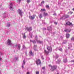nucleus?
<instances>
[{
	"mask_svg": "<svg viewBox=\"0 0 74 74\" xmlns=\"http://www.w3.org/2000/svg\"><path fill=\"white\" fill-rule=\"evenodd\" d=\"M7 44L8 45H12L13 48H16V49H17V50H20L21 48V45H20V44H18V45L16 44L15 46V45L11 43V40L9 39L8 40Z\"/></svg>",
	"mask_w": 74,
	"mask_h": 74,
	"instance_id": "nucleus-1",
	"label": "nucleus"
},
{
	"mask_svg": "<svg viewBox=\"0 0 74 74\" xmlns=\"http://www.w3.org/2000/svg\"><path fill=\"white\" fill-rule=\"evenodd\" d=\"M47 49H48L49 51H46V50H45L44 51V53L46 55H48V54L49 53V52H52V47H47Z\"/></svg>",
	"mask_w": 74,
	"mask_h": 74,
	"instance_id": "nucleus-2",
	"label": "nucleus"
},
{
	"mask_svg": "<svg viewBox=\"0 0 74 74\" xmlns=\"http://www.w3.org/2000/svg\"><path fill=\"white\" fill-rule=\"evenodd\" d=\"M49 67H51V71H54L56 69L57 66H52L51 65H49Z\"/></svg>",
	"mask_w": 74,
	"mask_h": 74,
	"instance_id": "nucleus-3",
	"label": "nucleus"
},
{
	"mask_svg": "<svg viewBox=\"0 0 74 74\" xmlns=\"http://www.w3.org/2000/svg\"><path fill=\"white\" fill-rule=\"evenodd\" d=\"M3 18H6V17H8V16H10V14L5 12L3 14Z\"/></svg>",
	"mask_w": 74,
	"mask_h": 74,
	"instance_id": "nucleus-4",
	"label": "nucleus"
},
{
	"mask_svg": "<svg viewBox=\"0 0 74 74\" xmlns=\"http://www.w3.org/2000/svg\"><path fill=\"white\" fill-rule=\"evenodd\" d=\"M35 38L36 41L38 42V43H39V44H42V42L37 40V36H36L35 37Z\"/></svg>",
	"mask_w": 74,
	"mask_h": 74,
	"instance_id": "nucleus-5",
	"label": "nucleus"
},
{
	"mask_svg": "<svg viewBox=\"0 0 74 74\" xmlns=\"http://www.w3.org/2000/svg\"><path fill=\"white\" fill-rule=\"evenodd\" d=\"M9 9L10 10H12V11H13V10H14V8H13V5H12V3H10L9 5Z\"/></svg>",
	"mask_w": 74,
	"mask_h": 74,
	"instance_id": "nucleus-6",
	"label": "nucleus"
},
{
	"mask_svg": "<svg viewBox=\"0 0 74 74\" xmlns=\"http://www.w3.org/2000/svg\"><path fill=\"white\" fill-rule=\"evenodd\" d=\"M36 64L38 65L41 64V62L40 60H37L36 61Z\"/></svg>",
	"mask_w": 74,
	"mask_h": 74,
	"instance_id": "nucleus-7",
	"label": "nucleus"
},
{
	"mask_svg": "<svg viewBox=\"0 0 74 74\" xmlns=\"http://www.w3.org/2000/svg\"><path fill=\"white\" fill-rule=\"evenodd\" d=\"M18 12L19 14L21 15V16H22V14H23V12H22V11L21 10L19 9H18Z\"/></svg>",
	"mask_w": 74,
	"mask_h": 74,
	"instance_id": "nucleus-8",
	"label": "nucleus"
},
{
	"mask_svg": "<svg viewBox=\"0 0 74 74\" xmlns=\"http://www.w3.org/2000/svg\"><path fill=\"white\" fill-rule=\"evenodd\" d=\"M25 29L27 30L28 31H29V32H30V31H31V30H32V28L31 27L29 28L27 27Z\"/></svg>",
	"mask_w": 74,
	"mask_h": 74,
	"instance_id": "nucleus-9",
	"label": "nucleus"
},
{
	"mask_svg": "<svg viewBox=\"0 0 74 74\" xmlns=\"http://www.w3.org/2000/svg\"><path fill=\"white\" fill-rule=\"evenodd\" d=\"M29 18L30 19H34V16L33 15L32 16H29Z\"/></svg>",
	"mask_w": 74,
	"mask_h": 74,
	"instance_id": "nucleus-10",
	"label": "nucleus"
},
{
	"mask_svg": "<svg viewBox=\"0 0 74 74\" xmlns=\"http://www.w3.org/2000/svg\"><path fill=\"white\" fill-rule=\"evenodd\" d=\"M25 65V60H24L23 61V63L22 64V68H24V66H23V65Z\"/></svg>",
	"mask_w": 74,
	"mask_h": 74,
	"instance_id": "nucleus-11",
	"label": "nucleus"
},
{
	"mask_svg": "<svg viewBox=\"0 0 74 74\" xmlns=\"http://www.w3.org/2000/svg\"><path fill=\"white\" fill-rule=\"evenodd\" d=\"M64 32H65L68 33V32H70L71 30H69L68 29H65L64 30Z\"/></svg>",
	"mask_w": 74,
	"mask_h": 74,
	"instance_id": "nucleus-12",
	"label": "nucleus"
},
{
	"mask_svg": "<svg viewBox=\"0 0 74 74\" xmlns=\"http://www.w3.org/2000/svg\"><path fill=\"white\" fill-rule=\"evenodd\" d=\"M66 17L65 15H64L62 17H61L60 18L61 19H66Z\"/></svg>",
	"mask_w": 74,
	"mask_h": 74,
	"instance_id": "nucleus-13",
	"label": "nucleus"
},
{
	"mask_svg": "<svg viewBox=\"0 0 74 74\" xmlns=\"http://www.w3.org/2000/svg\"><path fill=\"white\" fill-rule=\"evenodd\" d=\"M66 25H72V23H70V22H68L66 23Z\"/></svg>",
	"mask_w": 74,
	"mask_h": 74,
	"instance_id": "nucleus-14",
	"label": "nucleus"
},
{
	"mask_svg": "<svg viewBox=\"0 0 74 74\" xmlns=\"http://www.w3.org/2000/svg\"><path fill=\"white\" fill-rule=\"evenodd\" d=\"M56 57H54V59H57V58H58V57H59V56L57 54H56Z\"/></svg>",
	"mask_w": 74,
	"mask_h": 74,
	"instance_id": "nucleus-15",
	"label": "nucleus"
},
{
	"mask_svg": "<svg viewBox=\"0 0 74 74\" xmlns=\"http://www.w3.org/2000/svg\"><path fill=\"white\" fill-rule=\"evenodd\" d=\"M70 35L68 34H66V38H69V37H70Z\"/></svg>",
	"mask_w": 74,
	"mask_h": 74,
	"instance_id": "nucleus-16",
	"label": "nucleus"
},
{
	"mask_svg": "<svg viewBox=\"0 0 74 74\" xmlns=\"http://www.w3.org/2000/svg\"><path fill=\"white\" fill-rule=\"evenodd\" d=\"M23 38H24V39H25L26 38V35H25V34L24 33L23 34Z\"/></svg>",
	"mask_w": 74,
	"mask_h": 74,
	"instance_id": "nucleus-17",
	"label": "nucleus"
},
{
	"mask_svg": "<svg viewBox=\"0 0 74 74\" xmlns=\"http://www.w3.org/2000/svg\"><path fill=\"white\" fill-rule=\"evenodd\" d=\"M48 14L47 13L45 12L44 13L43 16H48Z\"/></svg>",
	"mask_w": 74,
	"mask_h": 74,
	"instance_id": "nucleus-18",
	"label": "nucleus"
},
{
	"mask_svg": "<svg viewBox=\"0 0 74 74\" xmlns=\"http://www.w3.org/2000/svg\"><path fill=\"white\" fill-rule=\"evenodd\" d=\"M39 17L40 18H41L42 17V14H40L39 15Z\"/></svg>",
	"mask_w": 74,
	"mask_h": 74,
	"instance_id": "nucleus-19",
	"label": "nucleus"
},
{
	"mask_svg": "<svg viewBox=\"0 0 74 74\" xmlns=\"http://www.w3.org/2000/svg\"><path fill=\"white\" fill-rule=\"evenodd\" d=\"M30 42H33L34 44H35V43H36V41L35 40H30Z\"/></svg>",
	"mask_w": 74,
	"mask_h": 74,
	"instance_id": "nucleus-20",
	"label": "nucleus"
},
{
	"mask_svg": "<svg viewBox=\"0 0 74 74\" xmlns=\"http://www.w3.org/2000/svg\"><path fill=\"white\" fill-rule=\"evenodd\" d=\"M63 62L64 63H66V62H67V59H64L63 60Z\"/></svg>",
	"mask_w": 74,
	"mask_h": 74,
	"instance_id": "nucleus-21",
	"label": "nucleus"
},
{
	"mask_svg": "<svg viewBox=\"0 0 74 74\" xmlns=\"http://www.w3.org/2000/svg\"><path fill=\"white\" fill-rule=\"evenodd\" d=\"M51 27H47V30H51Z\"/></svg>",
	"mask_w": 74,
	"mask_h": 74,
	"instance_id": "nucleus-22",
	"label": "nucleus"
},
{
	"mask_svg": "<svg viewBox=\"0 0 74 74\" xmlns=\"http://www.w3.org/2000/svg\"><path fill=\"white\" fill-rule=\"evenodd\" d=\"M42 4H44V1H42L41 3V4H39V5H40V6H42Z\"/></svg>",
	"mask_w": 74,
	"mask_h": 74,
	"instance_id": "nucleus-23",
	"label": "nucleus"
},
{
	"mask_svg": "<svg viewBox=\"0 0 74 74\" xmlns=\"http://www.w3.org/2000/svg\"><path fill=\"white\" fill-rule=\"evenodd\" d=\"M29 53L30 54H31V55H33V53L32 52V51H31L29 52Z\"/></svg>",
	"mask_w": 74,
	"mask_h": 74,
	"instance_id": "nucleus-24",
	"label": "nucleus"
},
{
	"mask_svg": "<svg viewBox=\"0 0 74 74\" xmlns=\"http://www.w3.org/2000/svg\"><path fill=\"white\" fill-rule=\"evenodd\" d=\"M7 27H10V23H8L7 24Z\"/></svg>",
	"mask_w": 74,
	"mask_h": 74,
	"instance_id": "nucleus-25",
	"label": "nucleus"
},
{
	"mask_svg": "<svg viewBox=\"0 0 74 74\" xmlns=\"http://www.w3.org/2000/svg\"><path fill=\"white\" fill-rule=\"evenodd\" d=\"M42 11H45V9H42L41 10H40L41 12H42Z\"/></svg>",
	"mask_w": 74,
	"mask_h": 74,
	"instance_id": "nucleus-26",
	"label": "nucleus"
},
{
	"mask_svg": "<svg viewBox=\"0 0 74 74\" xmlns=\"http://www.w3.org/2000/svg\"><path fill=\"white\" fill-rule=\"evenodd\" d=\"M66 42H67V40H64L63 42L62 43V44H66Z\"/></svg>",
	"mask_w": 74,
	"mask_h": 74,
	"instance_id": "nucleus-27",
	"label": "nucleus"
},
{
	"mask_svg": "<svg viewBox=\"0 0 74 74\" xmlns=\"http://www.w3.org/2000/svg\"><path fill=\"white\" fill-rule=\"evenodd\" d=\"M60 62V60L59 59L58 60V61L57 62V63H59V62Z\"/></svg>",
	"mask_w": 74,
	"mask_h": 74,
	"instance_id": "nucleus-28",
	"label": "nucleus"
},
{
	"mask_svg": "<svg viewBox=\"0 0 74 74\" xmlns=\"http://www.w3.org/2000/svg\"><path fill=\"white\" fill-rule=\"evenodd\" d=\"M71 40V41H74V36L72 37Z\"/></svg>",
	"mask_w": 74,
	"mask_h": 74,
	"instance_id": "nucleus-29",
	"label": "nucleus"
},
{
	"mask_svg": "<svg viewBox=\"0 0 74 74\" xmlns=\"http://www.w3.org/2000/svg\"><path fill=\"white\" fill-rule=\"evenodd\" d=\"M29 36L31 38H32V34L31 33H29Z\"/></svg>",
	"mask_w": 74,
	"mask_h": 74,
	"instance_id": "nucleus-30",
	"label": "nucleus"
},
{
	"mask_svg": "<svg viewBox=\"0 0 74 74\" xmlns=\"http://www.w3.org/2000/svg\"><path fill=\"white\" fill-rule=\"evenodd\" d=\"M65 16L66 18H69V16L68 15H65Z\"/></svg>",
	"mask_w": 74,
	"mask_h": 74,
	"instance_id": "nucleus-31",
	"label": "nucleus"
},
{
	"mask_svg": "<svg viewBox=\"0 0 74 74\" xmlns=\"http://www.w3.org/2000/svg\"><path fill=\"white\" fill-rule=\"evenodd\" d=\"M37 47V45H34V49L35 51H36V49H34V48H36Z\"/></svg>",
	"mask_w": 74,
	"mask_h": 74,
	"instance_id": "nucleus-32",
	"label": "nucleus"
},
{
	"mask_svg": "<svg viewBox=\"0 0 74 74\" xmlns=\"http://www.w3.org/2000/svg\"><path fill=\"white\" fill-rule=\"evenodd\" d=\"M17 1L19 3H21V0H17Z\"/></svg>",
	"mask_w": 74,
	"mask_h": 74,
	"instance_id": "nucleus-33",
	"label": "nucleus"
},
{
	"mask_svg": "<svg viewBox=\"0 0 74 74\" xmlns=\"http://www.w3.org/2000/svg\"><path fill=\"white\" fill-rule=\"evenodd\" d=\"M58 50H59V51H61L62 52V48H60V49H58Z\"/></svg>",
	"mask_w": 74,
	"mask_h": 74,
	"instance_id": "nucleus-34",
	"label": "nucleus"
},
{
	"mask_svg": "<svg viewBox=\"0 0 74 74\" xmlns=\"http://www.w3.org/2000/svg\"><path fill=\"white\" fill-rule=\"evenodd\" d=\"M27 2L28 3H29L30 2V0H27Z\"/></svg>",
	"mask_w": 74,
	"mask_h": 74,
	"instance_id": "nucleus-35",
	"label": "nucleus"
},
{
	"mask_svg": "<svg viewBox=\"0 0 74 74\" xmlns=\"http://www.w3.org/2000/svg\"><path fill=\"white\" fill-rule=\"evenodd\" d=\"M18 58L17 57H16V58H15V60H18Z\"/></svg>",
	"mask_w": 74,
	"mask_h": 74,
	"instance_id": "nucleus-36",
	"label": "nucleus"
},
{
	"mask_svg": "<svg viewBox=\"0 0 74 74\" xmlns=\"http://www.w3.org/2000/svg\"><path fill=\"white\" fill-rule=\"evenodd\" d=\"M23 49H25V46L24 45H23Z\"/></svg>",
	"mask_w": 74,
	"mask_h": 74,
	"instance_id": "nucleus-37",
	"label": "nucleus"
},
{
	"mask_svg": "<svg viewBox=\"0 0 74 74\" xmlns=\"http://www.w3.org/2000/svg\"><path fill=\"white\" fill-rule=\"evenodd\" d=\"M36 74H39V72H38V71H37V72H36Z\"/></svg>",
	"mask_w": 74,
	"mask_h": 74,
	"instance_id": "nucleus-38",
	"label": "nucleus"
},
{
	"mask_svg": "<svg viewBox=\"0 0 74 74\" xmlns=\"http://www.w3.org/2000/svg\"><path fill=\"white\" fill-rule=\"evenodd\" d=\"M41 58H42V59H43V60L44 59V58H43V56H41Z\"/></svg>",
	"mask_w": 74,
	"mask_h": 74,
	"instance_id": "nucleus-39",
	"label": "nucleus"
},
{
	"mask_svg": "<svg viewBox=\"0 0 74 74\" xmlns=\"http://www.w3.org/2000/svg\"><path fill=\"white\" fill-rule=\"evenodd\" d=\"M46 8H49V6L48 5H47L46 6Z\"/></svg>",
	"mask_w": 74,
	"mask_h": 74,
	"instance_id": "nucleus-40",
	"label": "nucleus"
},
{
	"mask_svg": "<svg viewBox=\"0 0 74 74\" xmlns=\"http://www.w3.org/2000/svg\"><path fill=\"white\" fill-rule=\"evenodd\" d=\"M3 55V53L1 52H0V55Z\"/></svg>",
	"mask_w": 74,
	"mask_h": 74,
	"instance_id": "nucleus-41",
	"label": "nucleus"
},
{
	"mask_svg": "<svg viewBox=\"0 0 74 74\" xmlns=\"http://www.w3.org/2000/svg\"><path fill=\"white\" fill-rule=\"evenodd\" d=\"M54 23L55 25H57V24H58V23L54 22Z\"/></svg>",
	"mask_w": 74,
	"mask_h": 74,
	"instance_id": "nucleus-42",
	"label": "nucleus"
},
{
	"mask_svg": "<svg viewBox=\"0 0 74 74\" xmlns=\"http://www.w3.org/2000/svg\"><path fill=\"white\" fill-rule=\"evenodd\" d=\"M53 15L56 16V13H54Z\"/></svg>",
	"mask_w": 74,
	"mask_h": 74,
	"instance_id": "nucleus-43",
	"label": "nucleus"
},
{
	"mask_svg": "<svg viewBox=\"0 0 74 74\" xmlns=\"http://www.w3.org/2000/svg\"><path fill=\"white\" fill-rule=\"evenodd\" d=\"M42 69H43V70H44L45 69V67H43L42 68Z\"/></svg>",
	"mask_w": 74,
	"mask_h": 74,
	"instance_id": "nucleus-44",
	"label": "nucleus"
},
{
	"mask_svg": "<svg viewBox=\"0 0 74 74\" xmlns=\"http://www.w3.org/2000/svg\"><path fill=\"white\" fill-rule=\"evenodd\" d=\"M30 74V73L29 72H27V74Z\"/></svg>",
	"mask_w": 74,
	"mask_h": 74,
	"instance_id": "nucleus-45",
	"label": "nucleus"
},
{
	"mask_svg": "<svg viewBox=\"0 0 74 74\" xmlns=\"http://www.w3.org/2000/svg\"><path fill=\"white\" fill-rule=\"evenodd\" d=\"M2 60V58H0V61H1V60Z\"/></svg>",
	"mask_w": 74,
	"mask_h": 74,
	"instance_id": "nucleus-46",
	"label": "nucleus"
},
{
	"mask_svg": "<svg viewBox=\"0 0 74 74\" xmlns=\"http://www.w3.org/2000/svg\"><path fill=\"white\" fill-rule=\"evenodd\" d=\"M70 13L71 14H73V12H70Z\"/></svg>",
	"mask_w": 74,
	"mask_h": 74,
	"instance_id": "nucleus-47",
	"label": "nucleus"
},
{
	"mask_svg": "<svg viewBox=\"0 0 74 74\" xmlns=\"http://www.w3.org/2000/svg\"><path fill=\"white\" fill-rule=\"evenodd\" d=\"M72 10L73 11H74V8H73V9H72Z\"/></svg>",
	"mask_w": 74,
	"mask_h": 74,
	"instance_id": "nucleus-48",
	"label": "nucleus"
},
{
	"mask_svg": "<svg viewBox=\"0 0 74 74\" xmlns=\"http://www.w3.org/2000/svg\"><path fill=\"white\" fill-rule=\"evenodd\" d=\"M1 73V71H0V74Z\"/></svg>",
	"mask_w": 74,
	"mask_h": 74,
	"instance_id": "nucleus-49",
	"label": "nucleus"
},
{
	"mask_svg": "<svg viewBox=\"0 0 74 74\" xmlns=\"http://www.w3.org/2000/svg\"><path fill=\"white\" fill-rule=\"evenodd\" d=\"M45 30H46V29H45Z\"/></svg>",
	"mask_w": 74,
	"mask_h": 74,
	"instance_id": "nucleus-50",
	"label": "nucleus"
},
{
	"mask_svg": "<svg viewBox=\"0 0 74 74\" xmlns=\"http://www.w3.org/2000/svg\"><path fill=\"white\" fill-rule=\"evenodd\" d=\"M70 13V12H68V14H69Z\"/></svg>",
	"mask_w": 74,
	"mask_h": 74,
	"instance_id": "nucleus-51",
	"label": "nucleus"
},
{
	"mask_svg": "<svg viewBox=\"0 0 74 74\" xmlns=\"http://www.w3.org/2000/svg\"><path fill=\"white\" fill-rule=\"evenodd\" d=\"M69 49H70V48L69 47L68 48Z\"/></svg>",
	"mask_w": 74,
	"mask_h": 74,
	"instance_id": "nucleus-52",
	"label": "nucleus"
},
{
	"mask_svg": "<svg viewBox=\"0 0 74 74\" xmlns=\"http://www.w3.org/2000/svg\"><path fill=\"white\" fill-rule=\"evenodd\" d=\"M57 74H59V73H58Z\"/></svg>",
	"mask_w": 74,
	"mask_h": 74,
	"instance_id": "nucleus-53",
	"label": "nucleus"
}]
</instances>
